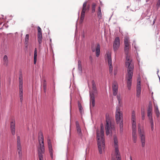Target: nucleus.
Instances as JSON below:
<instances>
[{
  "label": "nucleus",
  "instance_id": "obj_37",
  "mask_svg": "<svg viewBox=\"0 0 160 160\" xmlns=\"http://www.w3.org/2000/svg\"><path fill=\"white\" fill-rule=\"evenodd\" d=\"M156 6L157 9H158V8H159L160 6V0H158Z\"/></svg>",
  "mask_w": 160,
  "mask_h": 160
},
{
  "label": "nucleus",
  "instance_id": "obj_20",
  "mask_svg": "<svg viewBox=\"0 0 160 160\" xmlns=\"http://www.w3.org/2000/svg\"><path fill=\"white\" fill-rule=\"evenodd\" d=\"M48 148L49 150L50 156L52 159L53 158L52 149L50 140L48 139L47 140Z\"/></svg>",
  "mask_w": 160,
  "mask_h": 160
},
{
  "label": "nucleus",
  "instance_id": "obj_10",
  "mask_svg": "<svg viewBox=\"0 0 160 160\" xmlns=\"http://www.w3.org/2000/svg\"><path fill=\"white\" fill-rule=\"evenodd\" d=\"M91 49L92 52H95L97 57H98L99 56L100 51V45L99 43L92 45L91 47Z\"/></svg>",
  "mask_w": 160,
  "mask_h": 160
},
{
  "label": "nucleus",
  "instance_id": "obj_24",
  "mask_svg": "<svg viewBox=\"0 0 160 160\" xmlns=\"http://www.w3.org/2000/svg\"><path fill=\"white\" fill-rule=\"evenodd\" d=\"M152 106L149 105L147 111V116L148 117H152Z\"/></svg>",
  "mask_w": 160,
  "mask_h": 160
},
{
  "label": "nucleus",
  "instance_id": "obj_5",
  "mask_svg": "<svg viewBox=\"0 0 160 160\" xmlns=\"http://www.w3.org/2000/svg\"><path fill=\"white\" fill-rule=\"evenodd\" d=\"M92 92H90V102L92 103V106L93 107L95 106L94 94L97 93L98 91L95 83L93 80L92 81Z\"/></svg>",
  "mask_w": 160,
  "mask_h": 160
},
{
  "label": "nucleus",
  "instance_id": "obj_32",
  "mask_svg": "<svg viewBox=\"0 0 160 160\" xmlns=\"http://www.w3.org/2000/svg\"><path fill=\"white\" fill-rule=\"evenodd\" d=\"M42 80L43 81L42 85L43 88L44 92H45L46 89L47 83L45 80L44 79L43 80Z\"/></svg>",
  "mask_w": 160,
  "mask_h": 160
},
{
  "label": "nucleus",
  "instance_id": "obj_26",
  "mask_svg": "<svg viewBox=\"0 0 160 160\" xmlns=\"http://www.w3.org/2000/svg\"><path fill=\"white\" fill-rule=\"evenodd\" d=\"M124 40L125 47H130V45L129 42V38L126 37L124 38Z\"/></svg>",
  "mask_w": 160,
  "mask_h": 160
},
{
  "label": "nucleus",
  "instance_id": "obj_2",
  "mask_svg": "<svg viewBox=\"0 0 160 160\" xmlns=\"http://www.w3.org/2000/svg\"><path fill=\"white\" fill-rule=\"evenodd\" d=\"M39 146L38 147V154L39 160H43L42 154L44 153L45 149L44 138L42 134L41 133L38 136Z\"/></svg>",
  "mask_w": 160,
  "mask_h": 160
},
{
  "label": "nucleus",
  "instance_id": "obj_4",
  "mask_svg": "<svg viewBox=\"0 0 160 160\" xmlns=\"http://www.w3.org/2000/svg\"><path fill=\"white\" fill-rule=\"evenodd\" d=\"M98 149L100 154L102 153L105 149L104 137H97Z\"/></svg>",
  "mask_w": 160,
  "mask_h": 160
},
{
  "label": "nucleus",
  "instance_id": "obj_31",
  "mask_svg": "<svg viewBox=\"0 0 160 160\" xmlns=\"http://www.w3.org/2000/svg\"><path fill=\"white\" fill-rule=\"evenodd\" d=\"M78 69L80 71H82L81 62L80 60H79L78 62Z\"/></svg>",
  "mask_w": 160,
  "mask_h": 160
},
{
  "label": "nucleus",
  "instance_id": "obj_23",
  "mask_svg": "<svg viewBox=\"0 0 160 160\" xmlns=\"http://www.w3.org/2000/svg\"><path fill=\"white\" fill-rule=\"evenodd\" d=\"M76 125L77 133L79 136H81L82 135L81 130L78 121L76 122Z\"/></svg>",
  "mask_w": 160,
  "mask_h": 160
},
{
  "label": "nucleus",
  "instance_id": "obj_16",
  "mask_svg": "<svg viewBox=\"0 0 160 160\" xmlns=\"http://www.w3.org/2000/svg\"><path fill=\"white\" fill-rule=\"evenodd\" d=\"M38 39L39 44H41L42 42V30L39 27H38Z\"/></svg>",
  "mask_w": 160,
  "mask_h": 160
},
{
  "label": "nucleus",
  "instance_id": "obj_33",
  "mask_svg": "<svg viewBox=\"0 0 160 160\" xmlns=\"http://www.w3.org/2000/svg\"><path fill=\"white\" fill-rule=\"evenodd\" d=\"M96 7V4L95 3H93L92 4V12L94 13L95 11V8Z\"/></svg>",
  "mask_w": 160,
  "mask_h": 160
},
{
  "label": "nucleus",
  "instance_id": "obj_13",
  "mask_svg": "<svg viewBox=\"0 0 160 160\" xmlns=\"http://www.w3.org/2000/svg\"><path fill=\"white\" fill-rule=\"evenodd\" d=\"M17 149L19 157H21L22 155V146L20 142V138L19 136H17Z\"/></svg>",
  "mask_w": 160,
  "mask_h": 160
},
{
  "label": "nucleus",
  "instance_id": "obj_1",
  "mask_svg": "<svg viewBox=\"0 0 160 160\" xmlns=\"http://www.w3.org/2000/svg\"><path fill=\"white\" fill-rule=\"evenodd\" d=\"M129 48L130 47H124L125 52L127 55L126 67L127 68V73L126 74L125 77V80L127 88L129 90L131 89V87L132 85V78L134 69L133 64L132 62V60L128 55Z\"/></svg>",
  "mask_w": 160,
  "mask_h": 160
},
{
  "label": "nucleus",
  "instance_id": "obj_9",
  "mask_svg": "<svg viewBox=\"0 0 160 160\" xmlns=\"http://www.w3.org/2000/svg\"><path fill=\"white\" fill-rule=\"evenodd\" d=\"M106 61H108L109 66V72L111 73L112 71V61L111 56V53L109 52H107L105 55Z\"/></svg>",
  "mask_w": 160,
  "mask_h": 160
},
{
  "label": "nucleus",
  "instance_id": "obj_39",
  "mask_svg": "<svg viewBox=\"0 0 160 160\" xmlns=\"http://www.w3.org/2000/svg\"><path fill=\"white\" fill-rule=\"evenodd\" d=\"M151 129L152 131L154 130V123H150Z\"/></svg>",
  "mask_w": 160,
  "mask_h": 160
},
{
  "label": "nucleus",
  "instance_id": "obj_38",
  "mask_svg": "<svg viewBox=\"0 0 160 160\" xmlns=\"http://www.w3.org/2000/svg\"><path fill=\"white\" fill-rule=\"evenodd\" d=\"M116 157L117 158V160H121L120 155H116Z\"/></svg>",
  "mask_w": 160,
  "mask_h": 160
},
{
  "label": "nucleus",
  "instance_id": "obj_44",
  "mask_svg": "<svg viewBox=\"0 0 160 160\" xmlns=\"http://www.w3.org/2000/svg\"><path fill=\"white\" fill-rule=\"evenodd\" d=\"M92 58V57H91V56H90V58Z\"/></svg>",
  "mask_w": 160,
  "mask_h": 160
},
{
  "label": "nucleus",
  "instance_id": "obj_43",
  "mask_svg": "<svg viewBox=\"0 0 160 160\" xmlns=\"http://www.w3.org/2000/svg\"><path fill=\"white\" fill-rule=\"evenodd\" d=\"M130 160H132V157L131 156H130Z\"/></svg>",
  "mask_w": 160,
  "mask_h": 160
},
{
  "label": "nucleus",
  "instance_id": "obj_40",
  "mask_svg": "<svg viewBox=\"0 0 160 160\" xmlns=\"http://www.w3.org/2000/svg\"><path fill=\"white\" fill-rule=\"evenodd\" d=\"M117 99H118V102L119 103L120 102V101L121 100L120 96L119 95H118L117 96Z\"/></svg>",
  "mask_w": 160,
  "mask_h": 160
},
{
  "label": "nucleus",
  "instance_id": "obj_27",
  "mask_svg": "<svg viewBox=\"0 0 160 160\" xmlns=\"http://www.w3.org/2000/svg\"><path fill=\"white\" fill-rule=\"evenodd\" d=\"M97 16L99 19H101L102 17V14L101 12V8L100 6L98 7Z\"/></svg>",
  "mask_w": 160,
  "mask_h": 160
},
{
  "label": "nucleus",
  "instance_id": "obj_42",
  "mask_svg": "<svg viewBox=\"0 0 160 160\" xmlns=\"http://www.w3.org/2000/svg\"><path fill=\"white\" fill-rule=\"evenodd\" d=\"M142 120H144V119L145 116L144 114L142 115Z\"/></svg>",
  "mask_w": 160,
  "mask_h": 160
},
{
  "label": "nucleus",
  "instance_id": "obj_14",
  "mask_svg": "<svg viewBox=\"0 0 160 160\" xmlns=\"http://www.w3.org/2000/svg\"><path fill=\"white\" fill-rule=\"evenodd\" d=\"M140 133H138L139 136L140 137L141 142L142 144V147H144L145 144V136L144 131H143L142 132H141L139 131Z\"/></svg>",
  "mask_w": 160,
  "mask_h": 160
},
{
  "label": "nucleus",
  "instance_id": "obj_15",
  "mask_svg": "<svg viewBox=\"0 0 160 160\" xmlns=\"http://www.w3.org/2000/svg\"><path fill=\"white\" fill-rule=\"evenodd\" d=\"M120 44L119 38L118 37H116L114 42L113 48L115 51H116L119 48Z\"/></svg>",
  "mask_w": 160,
  "mask_h": 160
},
{
  "label": "nucleus",
  "instance_id": "obj_19",
  "mask_svg": "<svg viewBox=\"0 0 160 160\" xmlns=\"http://www.w3.org/2000/svg\"><path fill=\"white\" fill-rule=\"evenodd\" d=\"M15 122L14 120H12L10 122V129L12 135L15 134Z\"/></svg>",
  "mask_w": 160,
  "mask_h": 160
},
{
  "label": "nucleus",
  "instance_id": "obj_28",
  "mask_svg": "<svg viewBox=\"0 0 160 160\" xmlns=\"http://www.w3.org/2000/svg\"><path fill=\"white\" fill-rule=\"evenodd\" d=\"M154 111L156 114V116L158 118L159 117L160 113L157 105H154Z\"/></svg>",
  "mask_w": 160,
  "mask_h": 160
},
{
  "label": "nucleus",
  "instance_id": "obj_36",
  "mask_svg": "<svg viewBox=\"0 0 160 160\" xmlns=\"http://www.w3.org/2000/svg\"><path fill=\"white\" fill-rule=\"evenodd\" d=\"M149 122L150 123H154L152 117H148Z\"/></svg>",
  "mask_w": 160,
  "mask_h": 160
},
{
  "label": "nucleus",
  "instance_id": "obj_6",
  "mask_svg": "<svg viewBox=\"0 0 160 160\" xmlns=\"http://www.w3.org/2000/svg\"><path fill=\"white\" fill-rule=\"evenodd\" d=\"M90 5L87 4V2H85L83 4L82 7V11L80 17L79 22L80 23H82L84 18L85 12L89 10Z\"/></svg>",
  "mask_w": 160,
  "mask_h": 160
},
{
  "label": "nucleus",
  "instance_id": "obj_41",
  "mask_svg": "<svg viewBox=\"0 0 160 160\" xmlns=\"http://www.w3.org/2000/svg\"><path fill=\"white\" fill-rule=\"evenodd\" d=\"M37 58H34V63L35 64L36 63Z\"/></svg>",
  "mask_w": 160,
  "mask_h": 160
},
{
  "label": "nucleus",
  "instance_id": "obj_17",
  "mask_svg": "<svg viewBox=\"0 0 160 160\" xmlns=\"http://www.w3.org/2000/svg\"><path fill=\"white\" fill-rule=\"evenodd\" d=\"M112 88L113 95L114 96L116 95L118 89V85L117 82H114L112 83Z\"/></svg>",
  "mask_w": 160,
  "mask_h": 160
},
{
  "label": "nucleus",
  "instance_id": "obj_21",
  "mask_svg": "<svg viewBox=\"0 0 160 160\" xmlns=\"http://www.w3.org/2000/svg\"><path fill=\"white\" fill-rule=\"evenodd\" d=\"M141 92V87L140 85V82H138L137 86V97L139 98L140 96Z\"/></svg>",
  "mask_w": 160,
  "mask_h": 160
},
{
  "label": "nucleus",
  "instance_id": "obj_29",
  "mask_svg": "<svg viewBox=\"0 0 160 160\" xmlns=\"http://www.w3.org/2000/svg\"><path fill=\"white\" fill-rule=\"evenodd\" d=\"M78 105L80 112L81 114H82L83 111V109L82 105L79 102H78Z\"/></svg>",
  "mask_w": 160,
  "mask_h": 160
},
{
  "label": "nucleus",
  "instance_id": "obj_18",
  "mask_svg": "<svg viewBox=\"0 0 160 160\" xmlns=\"http://www.w3.org/2000/svg\"><path fill=\"white\" fill-rule=\"evenodd\" d=\"M104 133L103 125L102 124H101V125L100 131L98 130H97V137H98V135L99 137H104Z\"/></svg>",
  "mask_w": 160,
  "mask_h": 160
},
{
  "label": "nucleus",
  "instance_id": "obj_8",
  "mask_svg": "<svg viewBox=\"0 0 160 160\" xmlns=\"http://www.w3.org/2000/svg\"><path fill=\"white\" fill-rule=\"evenodd\" d=\"M23 78L22 74H20L19 76V96L20 101L22 102L23 100Z\"/></svg>",
  "mask_w": 160,
  "mask_h": 160
},
{
  "label": "nucleus",
  "instance_id": "obj_35",
  "mask_svg": "<svg viewBox=\"0 0 160 160\" xmlns=\"http://www.w3.org/2000/svg\"><path fill=\"white\" fill-rule=\"evenodd\" d=\"M37 48H35L34 51V58H37Z\"/></svg>",
  "mask_w": 160,
  "mask_h": 160
},
{
  "label": "nucleus",
  "instance_id": "obj_7",
  "mask_svg": "<svg viewBox=\"0 0 160 160\" xmlns=\"http://www.w3.org/2000/svg\"><path fill=\"white\" fill-rule=\"evenodd\" d=\"M106 122L105 126L106 133V135H108L111 132V129L112 128L111 124L110 118L108 114H107L106 115Z\"/></svg>",
  "mask_w": 160,
  "mask_h": 160
},
{
  "label": "nucleus",
  "instance_id": "obj_12",
  "mask_svg": "<svg viewBox=\"0 0 160 160\" xmlns=\"http://www.w3.org/2000/svg\"><path fill=\"white\" fill-rule=\"evenodd\" d=\"M131 122L132 131L136 130V124L135 113L133 111H132V113Z\"/></svg>",
  "mask_w": 160,
  "mask_h": 160
},
{
  "label": "nucleus",
  "instance_id": "obj_34",
  "mask_svg": "<svg viewBox=\"0 0 160 160\" xmlns=\"http://www.w3.org/2000/svg\"><path fill=\"white\" fill-rule=\"evenodd\" d=\"M141 131V132H142L143 131H144L143 128L141 129V125L140 124H139L138 125V133H140L139 131Z\"/></svg>",
  "mask_w": 160,
  "mask_h": 160
},
{
  "label": "nucleus",
  "instance_id": "obj_3",
  "mask_svg": "<svg viewBox=\"0 0 160 160\" xmlns=\"http://www.w3.org/2000/svg\"><path fill=\"white\" fill-rule=\"evenodd\" d=\"M115 118L116 122L118 123L119 122V127L120 132L123 131V122L122 119V114L120 111L119 108L117 107L116 112Z\"/></svg>",
  "mask_w": 160,
  "mask_h": 160
},
{
  "label": "nucleus",
  "instance_id": "obj_11",
  "mask_svg": "<svg viewBox=\"0 0 160 160\" xmlns=\"http://www.w3.org/2000/svg\"><path fill=\"white\" fill-rule=\"evenodd\" d=\"M114 148L115 152L116 155H120V153L118 149V141L116 135L114 136Z\"/></svg>",
  "mask_w": 160,
  "mask_h": 160
},
{
  "label": "nucleus",
  "instance_id": "obj_22",
  "mask_svg": "<svg viewBox=\"0 0 160 160\" xmlns=\"http://www.w3.org/2000/svg\"><path fill=\"white\" fill-rule=\"evenodd\" d=\"M2 65L5 66H7L8 63V60L7 55L4 56L2 62Z\"/></svg>",
  "mask_w": 160,
  "mask_h": 160
},
{
  "label": "nucleus",
  "instance_id": "obj_25",
  "mask_svg": "<svg viewBox=\"0 0 160 160\" xmlns=\"http://www.w3.org/2000/svg\"><path fill=\"white\" fill-rule=\"evenodd\" d=\"M132 137L133 142L135 143L137 142V135L136 134V130L132 131Z\"/></svg>",
  "mask_w": 160,
  "mask_h": 160
},
{
  "label": "nucleus",
  "instance_id": "obj_30",
  "mask_svg": "<svg viewBox=\"0 0 160 160\" xmlns=\"http://www.w3.org/2000/svg\"><path fill=\"white\" fill-rule=\"evenodd\" d=\"M29 38V35L28 34H27L26 35V37L25 40V44L28 45V43Z\"/></svg>",
  "mask_w": 160,
  "mask_h": 160
}]
</instances>
